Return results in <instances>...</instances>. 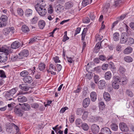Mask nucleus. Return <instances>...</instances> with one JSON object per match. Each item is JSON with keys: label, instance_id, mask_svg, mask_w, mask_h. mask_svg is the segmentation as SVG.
Instances as JSON below:
<instances>
[{"label": "nucleus", "instance_id": "nucleus-1", "mask_svg": "<svg viewBox=\"0 0 134 134\" xmlns=\"http://www.w3.org/2000/svg\"><path fill=\"white\" fill-rule=\"evenodd\" d=\"M122 83V85L126 84L127 83V79L125 77H121L119 76L114 75L111 81L112 86L114 89L118 90L120 87L119 83Z\"/></svg>", "mask_w": 134, "mask_h": 134}, {"label": "nucleus", "instance_id": "nucleus-2", "mask_svg": "<svg viewBox=\"0 0 134 134\" xmlns=\"http://www.w3.org/2000/svg\"><path fill=\"white\" fill-rule=\"evenodd\" d=\"M46 4L43 1L40 2L35 6L36 10L41 16H44L46 14L47 10L45 8Z\"/></svg>", "mask_w": 134, "mask_h": 134}, {"label": "nucleus", "instance_id": "nucleus-3", "mask_svg": "<svg viewBox=\"0 0 134 134\" xmlns=\"http://www.w3.org/2000/svg\"><path fill=\"white\" fill-rule=\"evenodd\" d=\"M0 51L4 53L0 54V62L4 63L7 60V55L9 54L10 51L8 47L3 46L0 48Z\"/></svg>", "mask_w": 134, "mask_h": 134}, {"label": "nucleus", "instance_id": "nucleus-4", "mask_svg": "<svg viewBox=\"0 0 134 134\" xmlns=\"http://www.w3.org/2000/svg\"><path fill=\"white\" fill-rule=\"evenodd\" d=\"M29 51L26 50L21 51L18 54L19 59H25L29 55Z\"/></svg>", "mask_w": 134, "mask_h": 134}, {"label": "nucleus", "instance_id": "nucleus-5", "mask_svg": "<svg viewBox=\"0 0 134 134\" xmlns=\"http://www.w3.org/2000/svg\"><path fill=\"white\" fill-rule=\"evenodd\" d=\"M119 127L122 132H127L129 130V128L127 125L124 122L120 123L119 124Z\"/></svg>", "mask_w": 134, "mask_h": 134}, {"label": "nucleus", "instance_id": "nucleus-6", "mask_svg": "<svg viewBox=\"0 0 134 134\" xmlns=\"http://www.w3.org/2000/svg\"><path fill=\"white\" fill-rule=\"evenodd\" d=\"M127 35L126 33H123L121 35L120 42L121 43L123 44L125 43L127 39Z\"/></svg>", "mask_w": 134, "mask_h": 134}, {"label": "nucleus", "instance_id": "nucleus-7", "mask_svg": "<svg viewBox=\"0 0 134 134\" xmlns=\"http://www.w3.org/2000/svg\"><path fill=\"white\" fill-rule=\"evenodd\" d=\"M91 130L93 133L96 134L99 132V128L98 125L95 124H93L91 126Z\"/></svg>", "mask_w": 134, "mask_h": 134}, {"label": "nucleus", "instance_id": "nucleus-8", "mask_svg": "<svg viewBox=\"0 0 134 134\" xmlns=\"http://www.w3.org/2000/svg\"><path fill=\"white\" fill-rule=\"evenodd\" d=\"M106 85V82L104 80H100L98 83V88L100 89H103L105 87Z\"/></svg>", "mask_w": 134, "mask_h": 134}, {"label": "nucleus", "instance_id": "nucleus-9", "mask_svg": "<svg viewBox=\"0 0 134 134\" xmlns=\"http://www.w3.org/2000/svg\"><path fill=\"white\" fill-rule=\"evenodd\" d=\"M100 133L101 134H111V132L109 128L105 127L101 129Z\"/></svg>", "mask_w": 134, "mask_h": 134}, {"label": "nucleus", "instance_id": "nucleus-10", "mask_svg": "<svg viewBox=\"0 0 134 134\" xmlns=\"http://www.w3.org/2000/svg\"><path fill=\"white\" fill-rule=\"evenodd\" d=\"M90 102V99L86 98L84 99L82 102V105L83 107L85 108H86L88 106Z\"/></svg>", "mask_w": 134, "mask_h": 134}, {"label": "nucleus", "instance_id": "nucleus-11", "mask_svg": "<svg viewBox=\"0 0 134 134\" xmlns=\"http://www.w3.org/2000/svg\"><path fill=\"white\" fill-rule=\"evenodd\" d=\"M14 111L15 114L18 116H22L23 115V111L21 108H18L17 107H15Z\"/></svg>", "mask_w": 134, "mask_h": 134}, {"label": "nucleus", "instance_id": "nucleus-12", "mask_svg": "<svg viewBox=\"0 0 134 134\" xmlns=\"http://www.w3.org/2000/svg\"><path fill=\"white\" fill-rule=\"evenodd\" d=\"M23 80L25 83L28 84L30 83L32 81V77L29 76L24 77Z\"/></svg>", "mask_w": 134, "mask_h": 134}, {"label": "nucleus", "instance_id": "nucleus-13", "mask_svg": "<svg viewBox=\"0 0 134 134\" xmlns=\"http://www.w3.org/2000/svg\"><path fill=\"white\" fill-rule=\"evenodd\" d=\"M64 6L65 9H69L73 7V3L70 1L67 2L65 3Z\"/></svg>", "mask_w": 134, "mask_h": 134}, {"label": "nucleus", "instance_id": "nucleus-14", "mask_svg": "<svg viewBox=\"0 0 134 134\" xmlns=\"http://www.w3.org/2000/svg\"><path fill=\"white\" fill-rule=\"evenodd\" d=\"M20 43L17 41L13 42L11 45V48L13 49H16L20 47Z\"/></svg>", "mask_w": 134, "mask_h": 134}, {"label": "nucleus", "instance_id": "nucleus-15", "mask_svg": "<svg viewBox=\"0 0 134 134\" xmlns=\"http://www.w3.org/2000/svg\"><path fill=\"white\" fill-rule=\"evenodd\" d=\"M104 77L106 80H110L112 77V74L111 72L109 71L106 72L105 74Z\"/></svg>", "mask_w": 134, "mask_h": 134}, {"label": "nucleus", "instance_id": "nucleus-16", "mask_svg": "<svg viewBox=\"0 0 134 134\" xmlns=\"http://www.w3.org/2000/svg\"><path fill=\"white\" fill-rule=\"evenodd\" d=\"M133 51V49L131 47H128L125 48L123 51V53L125 54H129L131 53Z\"/></svg>", "mask_w": 134, "mask_h": 134}, {"label": "nucleus", "instance_id": "nucleus-17", "mask_svg": "<svg viewBox=\"0 0 134 134\" xmlns=\"http://www.w3.org/2000/svg\"><path fill=\"white\" fill-rule=\"evenodd\" d=\"M19 87L22 90L25 91H27L29 88V87L28 85L27 84H23L20 85H19Z\"/></svg>", "mask_w": 134, "mask_h": 134}, {"label": "nucleus", "instance_id": "nucleus-18", "mask_svg": "<svg viewBox=\"0 0 134 134\" xmlns=\"http://www.w3.org/2000/svg\"><path fill=\"white\" fill-rule=\"evenodd\" d=\"M91 99L92 101L95 102L97 99V95L95 92H92L90 94Z\"/></svg>", "mask_w": 134, "mask_h": 134}, {"label": "nucleus", "instance_id": "nucleus-19", "mask_svg": "<svg viewBox=\"0 0 134 134\" xmlns=\"http://www.w3.org/2000/svg\"><path fill=\"white\" fill-rule=\"evenodd\" d=\"M18 100L19 102L21 103L24 102L27 100L26 97L23 95L19 96Z\"/></svg>", "mask_w": 134, "mask_h": 134}, {"label": "nucleus", "instance_id": "nucleus-20", "mask_svg": "<svg viewBox=\"0 0 134 134\" xmlns=\"http://www.w3.org/2000/svg\"><path fill=\"white\" fill-rule=\"evenodd\" d=\"M46 23L43 20H40L39 21L38 25L40 29H43L45 26Z\"/></svg>", "mask_w": 134, "mask_h": 134}, {"label": "nucleus", "instance_id": "nucleus-21", "mask_svg": "<svg viewBox=\"0 0 134 134\" xmlns=\"http://www.w3.org/2000/svg\"><path fill=\"white\" fill-rule=\"evenodd\" d=\"M32 10L30 9H27L25 10V13L26 16L29 17L32 15Z\"/></svg>", "mask_w": 134, "mask_h": 134}, {"label": "nucleus", "instance_id": "nucleus-22", "mask_svg": "<svg viewBox=\"0 0 134 134\" xmlns=\"http://www.w3.org/2000/svg\"><path fill=\"white\" fill-rule=\"evenodd\" d=\"M103 97L104 99L107 101H109L111 99L110 95L107 92H105L104 93Z\"/></svg>", "mask_w": 134, "mask_h": 134}, {"label": "nucleus", "instance_id": "nucleus-23", "mask_svg": "<svg viewBox=\"0 0 134 134\" xmlns=\"http://www.w3.org/2000/svg\"><path fill=\"white\" fill-rule=\"evenodd\" d=\"M46 66L45 63L43 62H41L38 65V69L41 71H42L45 69Z\"/></svg>", "mask_w": 134, "mask_h": 134}, {"label": "nucleus", "instance_id": "nucleus-24", "mask_svg": "<svg viewBox=\"0 0 134 134\" xmlns=\"http://www.w3.org/2000/svg\"><path fill=\"white\" fill-rule=\"evenodd\" d=\"M21 30L23 32L25 33L29 32L30 31L28 27L25 25H24L22 26Z\"/></svg>", "mask_w": 134, "mask_h": 134}, {"label": "nucleus", "instance_id": "nucleus-25", "mask_svg": "<svg viewBox=\"0 0 134 134\" xmlns=\"http://www.w3.org/2000/svg\"><path fill=\"white\" fill-rule=\"evenodd\" d=\"M38 20V17L35 15L30 20V22L32 24H35L37 23Z\"/></svg>", "mask_w": 134, "mask_h": 134}, {"label": "nucleus", "instance_id": "nucleus-26", "mask_svg": "<svg viewBox=\"0 0 134 134\" xmlns=\"http://www.w3.org/2000/svg\"><path fill=\"white\" fill-rule=\"evenodd\" d=\"M124 60L126 62L131 63L133 61V58L130 56H126L124 58Z\"/></svg>", "mask_w": 134, "mask_h": 134}, {"label": "nucleus", "instance_id": "nucleus-27", "mask_svg": "<svg viewBox=\"0 0 134 134\" xmlns=\"http://www.w3.org/2000/svg\"><path fill=\"white\" fill-rule=\"evenodd\" d=\"M110 127L111 129L115 131H117L118 129V125L115 123H112L110 125Z\"/></svg>", "mask_w": 134, "mask_h": 134}, {"label": "nucleus", "instance_id": "nucleus-28", "mask_svg": "<svg viewBox=\"0 0 134 134\" xmlns=\"http://www.w3.org/2000/svg\"><path fill=\"white\" fill-rule=\"evenodd\" d=\"M126 42L128 45L131 46L134 43V40L133 38L129 37L127 38Z\"/></svg>", "mask_w": 134, "mask_h": 134}, {"label": "nucleus", "instance_id": "nucleus-29", "mask_svg": "<svg viewBox=\"0 0 134 134\" xmlns=\"http://www.w3.org/2000/svg\"><path fill=\"white\" fill-rule=\"evenodd\" d=\"M23 109L25 110H28L30 108L29 105L26 103L22 104L21 105Z\"/></svg>", "mask_w": 134, "mask_h": 134}, {"label": "nucleus", "instance_id": "nucleus-30", "mask_svg": "<svg viewBox=\"0 0 134 134\" xmlns=\"http://www.w3.org/2000/svg\"><path fill=\"white\" fill-rule=\"evenodd\" d=\"M126 95L130 97H132L133 96V94L132 92L129 89L127 90H126Z\"/></svg>", "mask_w": 134, "mask_h": 134}, {"label": "nucleus", "instance_id": "nucleus-31", "mask_svg": "<svg viewBox=\"0 0 134 134\" xmlns=\"http://www.w3.org/2000/svg\"><path fill=\"white\" fill-rule=\"evenodd\" d=\"M92 1V0H83L82 2V5L84 7H85L91 3Z\"/></svg>", "mask_w": 134, "mask_h": 134}, {"label": "nucleus", "instance_id": "nucleus-32", "mask_svg": "<svg viewBox=\"0 0 134 134\" xmlns=\"http://www.w3.org/2000/svg\"><path fill=\"white\" fill-rule=\"evenodd\" d=\"M113 38L114 41H117L119 40V35L118 33L115 32L113 34Z\"/></svg>", "mask_w": 134, "mask_h": 134}, {"label": "nucleus", "instance_id": "nucleus-33", "mask_svg": "<svg viewBox=\"0 0 134 134\" xmlns=\"http://www.w3.org/2000/svg\"><path fill=\"white\" fill-rule=\"evenodd\" d=\"M10 32V29L8 28H5L2 31L3 34L5 35H8Z\"/></svg>", "mask_w": 134, "mask_h": 134}, {"label": "nucleus", "instance_id": "nucleus-34", "mask_svg": "<svg viewBox=\"0 0 134 134\" xmlns=\"http://www.w3.org/2000/svg\"><path fill=\"white\" fill-rule=\"evenodd\" d=\"M87 29L84 28L81 34V40L83 41L84 40L85 37L87 32Z\"/></svg>", "mask_w": 134, "mask_h": 134}, {"label": "nucleus", "instance_id": "nucleus-35", "mask_svg": "<svg viewBox=\"0 0 134 134\" xmlns=\"http://www.w3.org/2000/svg\"><path fill=\"white\" fill-rule=\"evenodd\" d=\"M82 128L85 131H87L89 129L87 124L85 123H82L81 125Z\"/></svg>", "mask_w": 134, "mask_h": 134}, {"label": "nucleus", "instance_id": "nucleus-36", "mask_svg": "<svg viewBox=\"0 0 134 134\" xmlns=\"http://www.w3.org/2000/svg\"><path fill=\"white\" fill-rule=\"evenodd\" d=\"M83 114L82 116V119L83 120H86L87 118L88 112L87 111H84L83 112Z\"/></svg>", "mask_w": 134, "mask_h": 134}, {"label": "nucleus", "instance_id": "nucleus-37", "mask_svg": "<svg viewBox=\"0 0 134 134\" xmlns=\"http://www.w3.org/2000/svg\"><path fill=\"white\" fill-rule=\"evenodd\" d=\"M123 3L122 0H116L114 2V6H119L122 4Z\"/></svg>", "mask_w": 134, "mask_h": 134}, {"label": "nucleus", "instance_id": "nucleus-38", "mask_svg": "<svg viewBox=\"0 0 134 134\" xmlns=\"http://www.w3.org/2000/svg\"><path fill=\"white\" fill-rule=\"evenodd\" d=\"M103 41L101 42H98L96 44L95 47V50H96V52H98L99 49L100 48H101V44L102 42H103Z\"/></svg>", "mask_w": 134, "mask_h": 134}, {"label": "nucleus", "instance_id": "nucleus-39", "mask_svg": "<svg viewBox=\"0 0 134 134\" xmlns=\"http://www.w3.org/2000/svg\"><path fill=\"white\" fill-rule=\"evenodd\" d=\"M99 107L100 110H102L105 107V105L104 102H101L99 103Z\"/></svg>", "mask_w": 134, "mask_h": 134}, {"label": "nucleus", "instance_id": "nucleus-40", "mask_svg": "<svg viewBox=\"0 0 134 134\" xmlns=\"http://www.w3.org/2000/svg\"><path fill=\"white\" fill-rule=\"evenodd\" d=\"M16 89V88H13L10 91H9L8 93L10 96H12L16 93L17 91Z\"/></svg>", "mask_w": 134, "mask_h": 134}, {"label": "nucleus", "instance_id": "nucleus-41", "mask_svg": "<svg viewBox=\"0 0 134 134\" xmlns=\"http://www.w3.org/2000/svg\"><path fill=\"white\" fill-rule=\"evenodd\" d=\"M21 76L23 77L26 76L29 74V72L27 71L24 70L21 72L20 74Z\"/></svg>", "mask_w": 134, "mask_h": 134}, {"label": "nucleus", "instance_id": "nucleus-42", "mask_svg": "<svg viewBox=\"0 0 134 134\" xmlns=\"http://www.w3.org/2000/svg\"><path fill=\"white\" fill-rule=\"evenodd\" d=\"M8 18L6 15H2L0 19L2 21L4 22H6L8 20Z\"/></svg>", "mask_w": 134, "mask_h": 134}, {"label": "nucleus", "instance_id": "nucleus-43", "mask_svg": "<svg viewBox=\"0 0 134 134\" xmlns=\"http://www.w3.org/2000/svg\"><path fill=\"white\" fill-rule=\"evenodd\" d=\"M53 12V9L52 5L50 4L49 5V7L48 9V13L50 14H52Z\"/></svg>", "mask_w": 134, "mask_h": 134}, {"label": "nucleus", "instance_id": "nucleus-44", "mask_svg": "<svg viewBox=\"0 0 134 134\" xmlns=\"http://www.w3.org/2000/svg\"><path fill=\"white\" fill-rule=\"evenodd\" d=\"M17 13L18 15L20 16H22L24 14V12L23 9L21 8H18L17 10Z\"/></svg>", "mask_w": 134, "mask_h": 134}, {"label": "nucleus", "instance_id": "nucleus-45", "mask_svg": "<svg viewBox=\"0 0 134 134\" xmlns=\"http://www.w3.org/2000/svg\"><path fill=\"white\" fill-rule=\"evenodd\" d=\"M125 71V69L123 67L120 66L119 69V73L123 74Z\"/></svg>", "mask_w": 134, "mask_h": 134}, {"label": "nucleus", "instance_id": "nucleus-46", "mask_svg": "<svg viewBox=\"0 0 134 134\" xmlns=\"http://www.w3.org/2000/svg\"><path fill=\"white\" fill-rule=\"evenodd\" d=\"M103 37V36L99 35L98 34H96L95 36L96 41H98L101 40L102 39Z\"/></svg>", "mask_w": 134, "mask_h": 134}, {"label": "nucleus", "instance_id": "nucleus-47", "mask_svg": "<svg viewBox=\"0 0 134 134\" xmlns=\"http://www.w3.org/2000/svg\"><path fill=\"white\" fill-rule=\"evenodd\" d=\"M57 8V11L58 12H61L63 9V6L60 5H58Z\"/></svg>", "mask_w": 134, "mask_h": 134}, {"label": "nucleus", "instance_id": "nucleus-48", "mask_svg": "<svg viewBox=\"0 0 134 134\" xmlns=\"http://www.w3.org/2000/svg\"><path fill=\"white\" fill-rule=\"evenodd\" d=\"M82 123L81 120L79 119H77L75 121L76 124L77 126H79Z\"/></svg>", "mask_w": 134, "mask_h": 134}, {"label": "nucleus", "instance_id": "nucleus-49", "mask_svg": "<svg viewBox=\"0 0 134 134\" xmlns=\"http://www.w3.org/2000/svg\"><path fill=\"white\" fill-rule=\"evenodd\" d=\"M19 59L18 57V55H13L11 57V60L12 61H15Z\"/></svg>", "mask_w": 134, "mask_h": 134}, {"label": "nucleus", "instance_id": "nucleus-50", "mask_svg": "<svg viewBox=\"0 0 134 134\" xmlns=\"http://www.w3.org/2000/svg\"><path fill=\"white\" fill-rule=\"evenodd\" d=\"M55 16L53 14H49L48 15L47 18L49 20L51 21L53 20Z\"/></svg>", "mask_w": 134, "mask_h": 134}, {"label": "nucleus", "instance_id": "nucleus-51", "mask_svg": "<svg viewBox=\"0 0 134 134\" xmlns=\"http://www.w3.org/2000/svg\"><path fill=\"white\" fill-rule=\"evenodd\" d=\"M94 12L91 13L89 15L90 17L92 20H94L95 18V16Z\"/></svg>", "mask_w": 134, "mask_h": 134}, {"label": "nucleus", "instance_id": "nucleus-52", "mask_svg": "<svg viewBox=\"0 0 134 134\" xmlns=\"http://www.w3.org/2000/svg\"><path fill=\"white\" fill-rule=\"evenodd\" d=\"M53 59L55 63H59L60 62V61L59 59V57L58 56H56L55 57H53Z\"/></svg>", "mask_w": 134, "mask_h": 134}, {"label": "nucleus", "instance_id": "nucleus-53", "mask_svg": "<svg viewBox=\"0 0 134 134\" xmlns=\"http://www.w3.org/2000/svg\"><path fill=\"white\" fill-rule=\"evenodd\" d=\"M35 70L36 67H34L33 68H32V69H29L28 71L31 72V74L32 75H34V73L35 72Z\"/></svg>", "mask_w": 134, "mask_h": 134}, {"label": "nucleus", "instance_id": "nucleus-54", "mask_svg": "<svg viewBox=\"0 0 134 134\" xmlns=\"http://www.w3.org/2000/svg\"><path fill=\"white\" fill-rule=\"evenodd\" d=\"M94 80L95 83H97L99 80V76L97 75H94Z\"/></svg>", "mask_w": 134, "mask_h": 134}, {"label": "nucleus", "instance_id": "nucleus-55", "mask_svg": "<svg viewBox=\"0 0 134 134\" xmlns=\"http://www.w3.org/2000/svg\"><path fill=\"white\" fill-rule=\"evenodd\" d=\"M98 120V118L97 117L92 116L91 117V121L93 122H95Z\"/></svg>", "mask_w": 134, "mask_h": 134}, {"label": "nucleus", "instance_id": "nucleus-56", "mask_svg": "<svg viewBox=\"0 0 134 134\" xmlns=\"http://www.w3.org/2000/svg\"><path fill=\"white\" fill-rule=\"evenodd\" d=\"M83 21L84 23H88L90 22V20L88 18L86 17L83 19Z\"/></svg>", "mask_w": 134, "mask_h": 134}, {"label": "nucleus", "instance_id": "nucleus-57", "mask_svg": "<svg viewBox=\"0 0 134 134\" xmlns=\"http://www.w3.org/2000/svg\"><path fill=\"white\" fill-rule=\"evenodd\" d=\"M68 109V108L66 107L62 108L60 109V113H64L66 110Z\"/></svg>", "mask_w": 134, "mask_h": 134}, {"label": "nucleus", "instance_id": "nucleus-58", "mask_svg": "<svg viewBox=\"0 0 134 134\" xmlns=\"http://www.w3.org/2000/svg\"><path fill=\"white\" fill-rule=\"evenodd\" d=\"M0 76L1 77H6V76L5 75V73L4 71L3 70H0Z\"/></svg>", "mask_w": 134, "mask_h": 134}, {"label": "nucleus", "instance_id": "nucleus-59", "mask_svg": "<svg viewBox=\"0 0 134 134\" xmlns=\"http://www.w3.org/2000/svg\"><path fill=\"white\" fill-rule=\"evenodd\" d=\"M84 110L83 109H79L78 110L77 112V115H81L82 113L83 112Z\"/></svg>", "mask_w": 134, "mask_h": 134}, {"label": "nucleus", "instance_id": "nucleus-60", "mask_svg": "<svg viewBox=\"0 0 134 134\" xmlns=\"http://www.w3.org/2000/svg\"><path fill=\"white\" fill-rule=\"evenodd\" d=\"M66 58L68 62L70 63H72L73 62H74L72 58L67 57Z\"/></svg>", "mask_w": 134, "mask_h": 134}, {"label": "nucleus", "instance_id": "nucleus-61", "mask_svg": "<svg viewBox=\"0 0 134 134\" xmlns=\"http://www.w3.org/2000/svg\"><path fill=\"white\" fill-rule=\"evenodd\" d=\"M108 64H103L102 66V69L103 70H106L108 68Z\"/></svg>", "mask_w": 134, "mask_h": 134}, {"label": "nucleus", "instance_id": "nucleus-62", "mask_svg": "<svg viewBox=\"0 0 134 134\" xmlns=\"http://www.w3.org/2000/svg\"><path fill=\"white\" fill-rule=\"evenodd\" d=\"M80 30L81 28L80 27L77 28L75 30L74 35L75 36L77 34H79L80 32Z\"/></svg>", "mask_w": 134, "mask_h": 134}, {"label": "nucleus", "instance_id": "nucleus-63", "mask_svg": "<svg viewBox=\"0 0 134 134\" xmlns=\"http://www.w3.org/2000/svg\"><path fill=\"white\" fill-rule=\"evenodd\" d=\"M57 70L58 72L60 71L62 68V66L60 64H57L56 65Z\"/></svg>", "mask_w": 134, "mask_h": 134}, {"label": "nucleus", "instance_id": "nucleus-64", "mask_svg": "<svg viewBox=\"0 0 134 134\" xmlns=\"http://www.w3.org/2000/svg\"><path fill=\"white\" fill-rule=\"evenodd\" d=\"M121 45H118L116 48V50L118 51L121 52Z\"/></svg>", "mask_w": 134, "mask_h": 134}]
</instances>
